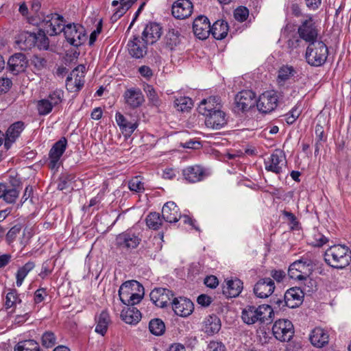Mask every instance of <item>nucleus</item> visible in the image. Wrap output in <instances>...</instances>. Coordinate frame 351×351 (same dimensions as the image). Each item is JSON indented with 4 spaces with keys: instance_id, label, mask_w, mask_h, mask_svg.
Returning a JSON list of instances; mask_svg holds the SVG:
<instances>
[{
    "instance_id": "nucleus-56",
    "label": "nucleus",
    "mask_w": 351,
    "mask_h": 351,
    "mask_svg": "<svg viewBox=\"0 0 351 351\" xmlns=\"http://www.w3.org/2000/svg\"><path fill=\"white\" fill-rule=\"evenodd\" d=\"M86 73V67L83 64L78 65L70 73L69 77H72L76 80H81L84 82V76Z\"/></svg>"
},
{
    "instance_id": "nucleus-18",
    "label": "nucleus",
    "mask_w": 351,
    "mask_h": 351,
    "mask_svg": "<svg viewBox=\"0 0 351 351\" xmlns=\"http://www.w3.org/2000/svg\"><path fill=\"white\" fill-rule=\"evenodd\" d=\"M210 24L208 19L205 16H199L193 23V31L197 38L204 40L210 34Z\"/></svg>"
},
{
    "instance_id": "nucleus-12",
    "label": "nucleus",
    "mask_w": 351,
    "mask_h": 351,
    "mask_svg": "<svg viewBox=\"0 0 351 351\" xmlns=\"http://www.w3.org/2000/svg\"><path fill=\"white\" fill-rule=\"evenodd\" d=\"M286 156L280 149H275L269 157L265 159V169L276 174L282 171L286 167Z\"/></svg>"
},
{
    "instance_id": "nucleus-40",
    "label": "nucleus",
    "mask_w": 351,
    "mask_h": 351,
    "mask_svg": "<svg viewBox=\"0 0 351 351\" xmlns=\"http://www.w3.org/2000/svg\"><path fill=\"white\" fill-rule=\"evenodd\" d=\"M36 34L24 32L20 36L19 43H22L23 46H21V47L24 49H31L32 47L36 46Z\"/></svg>"
},
{
    "instance_id": "nucleus-51",
    "label": "nucleus",
    "mask_w": 351,
    "mask_h": 351,
    "mask_svg": "<svg viewBox=\"0 0 351 351\" xmlns=\"http://www.w3.org/2000/svg\"><path fill=\"white\" fill-rule=\"evenodd\" d=\"M46 32L42 29H40L36 34V46L40 49H47L49 47V38L46 36Z\"/></svg>"
},
{
    "instance_id": "nucleus-58",
    "label": "nucleus",
    "mask_w": 351,
    "mask_h": 351,
    "mask_svg": "<svg viewBox=\"0 0 351 351\" xmlns=\"http://www.w3.org/2000/svg\"><path fill=\"white\" fill-rule=\"evenodd\" d=\"M282 213L289 222L291 229L295 228L298 225V221L294 214L287 210H282Z\"/></svg>"
},
{
    "instance_id": "nucleus-6",
    "label": "nucleus",
    "mask_w": 351,
    "mask_h": 351,
    "mask_svg": "<svg viewBox=\"0 0 351 351\" xmlns=\"http://www.w3.org/2000/svg\"><path fill=\"white\" fill-rule=\"evenodd\" d=\"M42 28L49 36L58 35L62 32H64V20L62 16L52 13L44 17L41 22Z\"/></svg>"
},
{
    "instance_id": "nucleus-29",
    "label": "nucleus",
    "mask_w": 351,
    "mask_h": 351,
    "mask_svg": "<svg viewBox=\"0 0 351 351\" xmlns=\"http://www.w3.org/2000/svg\"><path fill=\"white\" fill-rule=\"evenodd\" d=\"M147 45L143 39L134 36L133 40H130L128 44L130 54L135 58H143L147 51Z\"/></svg>"
},
{
    "instance_id": "nucleus-7",
    "label": "nucleus",
    "mask_w": 351,
    "mask_h": 351,
    "mask_svg": "<svg viewBox=\"0 0 351 351\" xmlns=\"http://www.w3.org/2000/svg\"><path fill=\"white\" fill-rule=\"evenodd\" d=\"M298 33L300 38L309 44L317 42L318 29L313 16H307L298 27Z\"/></svg>"
},
{
    "instance_id": "nucleus-61",
    "label": "nucleus",
    "mask_w": 351,
    "mask_h": 351,
    "mask_svg": "<svg viewBox=\"0 0 351 351\" xmlns=\"http://www.w3.org/2000/svg\"><path fill=\"white\" fill-rule=\"evenodd\" d=\"M47 296L46 289L44 288L37 289L34 293V302L36 304L42 302Z\"/></svg>"
},
{
    "instance_id": "nucleus-26",
    "label": "nucleus",
    "mask_w": 351,
    "mask_h": 351,
    "mask_svg": "<svg viewBox=\"0 0 351 351\" xmlns=\"http://www.w3.org/2000/svg\"><path fill=\"white\" fill-rule=\"evenodd\" d=\"M115 120L122 133L126 136H130L138 125L136 120L129 121L119 112L115 114Z\"/></svg>"
},
{
    "instance_id": "nucleus-42",
    "label": "nucleus",
    "mask_w": 351,
    "mask_h": 351,
    "mask_svg": "<svg viewBox=\"0 0 351 351\" xmlns=\"http://www.w3.org/2000/svg\"><path fill=\"white\" fill-rule=\"evenodd\" d=\"M14 351H40V347L36 341L29 339L19 342Z\"/></svg>"
},
{
    "instance_id": "nucleus-30",
    "label": "nucleus",
    "mask_w": 351,
    "mask_h": 351,
    "mask_svg": "<svg viewBox=\"0 0 351 351\" xmlns=\"http://www.w3.org/2000/svg\"><path fill=\"white\" fill-rule=\"evenodd\" d=\"M183 176L189 182H197L203 180L205 173L202 167L198 165L189 166L183 169Z\"/></svg>"
},
{
    "instance_id": "nucleus-5",
    "label": "nucleus",
    "mask_w": 351,
    "mask_h": 351,
    "mask_svg": "<svg viewBox=\"0 0 351 351\" xmlns=\"http://www.w3.org/2000/svg\"><path fill=\"white\" fill-rule=\"evenodd\" d=\"M314 265V261L311 258L302 257L289 266L288 275L294 280H306L311 274Z\"/></svg>"
},
{
    "instance_id": "nucleus-1",
    "label": "nucleus",
    "mask_w": 351,
    "mask_h": 351,
    "mask_svg": "<svg viewBox=\"0 0 351 351\" xmlns=\"http://www.w3.org/2000/svg\"><path fill=\"white\" fill-rule=\"evenodd\" d=\"M273 314V308L269 305H247L242 310L241 318L243 322L248 325L263 324L271 322Z\"/></svg>"
},
{
    "instance_id": "nucleus-19",
    "label": "nucleus",
    "mask_w": 351,
    "mask_h": 351,
    "mask_svg": "<svg viewBox=\"0 0 351 351\" xmlns=\"http://www.w3.org/2000/svg\"><path fill=\"white\" fill-rule=\"evenodd\" d=\"M171 306L174 313L180 317L190 315L194 309L193 302L189 299L182 297L173 298Z\"/></svg>"
},
{
    "instance_id": "nucleus-32",
    "label": "nucleus",
    "mask_w": 351,
    "mask_h": 351,
    "mask_svg": "<svg viewBox=\"0 0 351 351\" xmlns=\"http://www.w3.org/2000/svg\"><path fill=\"white\" fill-rule=\"evenodd\" d=\"M243 290V282L241 280L235 278L227 280L223 287V293L228 298L237 297Z\"/></svg>"
},
{
    "instance_id": "nucleus-33",
    "label": "nucleus",
    "mask_w": 351,
    "mask_h": 351,
    "mask_svg": "<svg viewBox=\"0 0 351 351\" xmlns=\"http://www.w3.org/2000/svg\"><path fill=\"white\" fill-rule=\"evenodd\" d=\"M311 343L315 347L322 348L328 342V335L322 328H314L309 337Z\"/></svg>"
},
{
    "instance_id": "nucleus-57",
    "label": "nucleus",
    "mask_w": 351,
    "mask_h": 351,
    "mask_svg": "<svg viewBox=\"0 0 351 351\" xmlns=\"http://www.w3.org/2000/svg\"><path fill=\"white\" fill-rule=\"evenodd\" d=\"M248 15L249 11L245 7L237 8L234 12V19L239 22L245 21Z\"/></svg>"
},
{
    "instance_id": "nucleus-4",
    "label": "nucleus",
    "mask_w": 351,
    "mask_h": 351,
    "mask_svg": "<svg viewBox=\"0 0 351 351\" xmlns=\"http://www.w3.org/2000/svg\"><path fill=\"white\" fill-rule=\"evenodd\" d=\"M328 55L326 45L322 41H317L308 45L306 51V62L311 66H320L323 65Z\"/></svg>"
},
{
    "instance_id": "nucleus-64",
    "label": "nucleus",
    "mask_w": 351,
    "mask_h": 351,
    "mask_svg": "<svg viewBox=\"0 0 351 351\" xmlns=\"http://www.w3.org/2000/svg\"><path fill=\"white\" fill-rule=\"evenodd\" d=\"M204 284L210 288H215L218 284L219 281L217 277L215 276H207L204 280Z\"/></svg>"
},
{
    "instance_id": "nucleus-3",
    "label": "nucleus",
    "mask_w": 351,
    "mask_h": 351,
    "mask_svg": "<svg viewBox=\"0 0 351 351\" xmlns=\"http://www.w3.org/2000/svg\"><path fill=\"white\" fill-rule=\"evenodd\" d=\"M144 295L143 287L136 280H129L123 283L119 289L121 302L127 306L139 303Z\"/></svg>"
},
{
    "instance_id": "nucleus-52",
    "label": "nucleus",
    "mask_w": 351,
    "mask_h": 351,
    "mask_svg": "<svg viewBox=\"0 0 351 351\" xmlns=\"http://www.w3.org/2000/svg\"><path fill=\"white\" fill-rule=\"evenodd\" d=\"M144 91L146 93L149 100L153 105H160V101L159 97L152 86L147 84L144 86Z\"/></svg>"
},
{
    "instance_id": "nucleus-2",
    "label": "nucleus",
    "mask_w": 351,
    "mask_h": 351,
    "mask_svg": "<svg viewBox=\"0 0 351 351\" xmlns=\"http://www.w3.org/2000/svg\"><path fill=\"white\" fill-rule=\"evenodd\" d=\"M324 260L334 268H345L351 261V250L345 245H334L325 252Z\"/></svg>"
},
{
    "instance_id": "nucleus-59",
    "label": "nucleus",
    "mask_w": 351,
    "mask_h": 351,
    "mask_svg": "<svg viewBox=\"0 0 351 351\" xmlns=\"http://www.w3.org/2000/svg\"><path fill=\"white\" fill-rule=\"evenodd\" d=\"M12 85V80L8 77H0V94L8 92Z\"/></svg>"
},
{
    "instance_id": "nucleus-15",
    "label": "nucleus",
    "mask_w": 351,
    "mask_h": 351,
    "mask_svg": "<svg viewBox=\"0 0 351 351\" xmlns=\"http://www.w3.org/2000/svg\"><path fill=\"white\" fill-rule=\"evenodd\" d=\"M173 294L171 291L165 288H156L150 293V299L153 303L161 308L171 304Z\"/></svg>"
},
{
    "instance_id": "nucleus-60",
    "label": "nucleus",
    "mask_w": 351,
    "mask_h": 351,
    "mask_svg": "<svg viewBox=\"0 0 351 351\" xmlns=\"http://www.w3.org/2000/svg\"><path fill=\"white\" fill-rule=\"evenodd\" d=\"M129 8L121 5L120 4V6L116 9L114 12L111 16V21L112 22L117 21L119 19H120L128 10Z\"/></svg>"
},
{
    "instance_id": "nucleus-47",
    "label": "nucleus",
    "mask_w": 351,
    "mask_h": 351,
    "mask_svg": "<svg viewBox=\"0 0 351 351\" xmlns=\"http://www.w3.org/2000/svg\"><path fill=\"white\" fill-rule=\"evenodd\" d=\"M147 226L153 230H158L162 225V219L157 213H149L146 218Z\"/></svg>"
},
{
    "instance_id": "nucleus-48",
    "label": "nucleus",
    "mask_w": 351,
    "mask_h": 351,
    "mask_svg": "<svg viewBox=\"0 0 351 351\" xmlns=\"http://www.w3.org/2000/svg\"><path fill=\"white\" fill-rule=\"evenodd\" d=\"M36 108L40 115L45 116L49 114L53 107L47 98L40 99L37 101Z\"/></svg>"
},
{
    "instance_id": "nucleus-17",
    "label": "nucleus",
    "mask_w": 351,
    "mask_h": 351,
    "mask_svg": "<svg viewBox=\"0 0 351 351\" xmlns=\"http://www.w3.org/2000/svg\"><path fill=\"white\" fill-rule=\"evenodd\" d=\"M227 122L226 114L221 110V108L216 110L205 117V125L213 130L221 129L227 124Z\"/></svg>"
},
{
    "instance_id": "nucleus-35",
    "label": "nucleus",
    "mask_w": 351,
    "mask_h": 351,
    "mask_svg": "<svg viewBox=\"0 0 351 351\" xmlns=\"http://www.w3.org/2000/svg\"><path fill=\"white\" fill-rule=\"evenodd\" d=\"M228 25L224 21H217L211 27L210 33L217 40L223 39L228 34Z\"/></svg>"
},
{
    "instance_id": "nucleus-54",
    "label": "nucleus",
    "mask_w": 351,
    "mask_h": 351,
    "mask_svg": "<svg viewBox=\"0 0 351 351\" xmlns=\"http://www.w3.org/2000/svg\"><path fill=\"white\" fill-rule=\"evenodd\" d=\"M19 194V191L16 188L7 186L3 199L8 204L14 203L18 197Z\"/></svg>"
},
{
    "instance_id": "nucleus-13",
    "label": "nucleus",
    "mask_w": 351,
    "mask_h": 351,
    "mask_svg": "<svg viewBox=\"0 0 351 351\" xmlns=\"http://www.w3.org/2000/svg\"><path fill=\"white\" fill-rule=\"evenodd\" d=\"M278 101L276 93L274 90H269L261 94L256 104L260 112L269 113L276 108Z\"/></svg>"
},
{
    "instance_id": "nucleus-43",
    "label": "nucleus",
    "mask_w": 351,
    "mask_h": 351,
    "mask_svg": "<svg viewBox=\"0 0 351 351\" xmlns=\"http://www.w3.org/2000/svg\"><path fill=\"white\" fill-rule=\"evenodd\" d=\"M175 108L178 111L187 112L193 106V101L188 97H180L174 101Z\"/></svg>"
},
{
    "instance_id": "nucleus-16",
    "label": "nucleus",
    "mask_w": 351,
    "mask_h": 351,
    "mask_svg": "<svg viewBox=\"0 0 351 351\" xmlns=\"http://www.w3.org/2000/svg\"><path fill=\"white\" fill-rule=\"evenodd\" d=\"M193 5L190 0H177L171 5V14L177 19H185L193 13Z\"/></svg>"
},
{
    "instance_id": "nucleus-10",
    "label": "nucleus",
    "mask_w": 351,
    "mask_h": 351,
    "mask_svg": "<svg viewBox=\"0 0 351 351\" xmlns=\"http://www.w3.org/2000/svg\"><path fill=\"white\" fill-rule=\"evenodd\" d=\"M272 331L278 340L283 342L289 341L294 334L293 325L289 319H278L274 324Z\"/></svg>"
},
{
    "instance_id": "nucleus-63",
    "label": "nucleus",
    "mask_w": 351,
    "mask_h": 351,
    "mask_svg": "<svg viewBox=\"0 0 351 351\" xmlns=\"http://www.w3.org/2000/svg\"><path fill=\"white\" fill-rule=\"evenodd\" d=\"M208 351H225V346L218 341H211L208 346Z\"/></svg>"
},
{
    "instance_id": "nucleus-11",
    "label": "nucleus",
    "mask_w": 351,
    "mask_h": 351,
    "mask_svg": "<svg viewBox=\"0 0 351 351\" xmlns=\"http://www.w3.org/2000/svg\"><path fill=\"white\" fill-rule=\"evenodd\" d=\"M64 35L71 45L80 46L86 40V33L83 26L78 24H68L64 27Z\"/></svg>"
},
{
    "instance_id": "nucleus-31",
    "label": "nucleus",
    "mask_w": 351,
    "mask_h": 351,
    "mask_svg": "<svg viewBox=\"0 0 351 351\" xmlns=\"http://www.w3.org/2000/svg\"><path fill=\"white\" fill-rule=\"evenodd\" d=\"M221 320L215 315L206 317L203 322L202 330L208 335L217 333L221 328Z\"/></svg>"
},
{
    "instance_id": "nucleus-8",
    "label": "nucleus",
    "mask_w": 351,
    "mask_h": 351,
    "mask_svg": "<svg viewBox=\"0 0 351 351\" xmlns=\"http://www.w3.org/2000/svg\"><path fill=\"white\" fill-rule=\"evenodd\" d=\"M256 102V95L253 91H240L234 97V110L237 113L247 112L255 106Z\"/></svg>"
},
{
    "instance_id": "nucleus-36",
    "label": "nucleus",
    "mask_w": 351,
    "mask_h": 351,
    "mask_svg": "<svg viewBox=\"0 0 351 351\" xmlns=\"http://www.w3.org/2000/svg\"><path fill=\"white\" fill-rule=\"evenodd\" d=\"M110 321L108 313L106 311H101L96 317L95 332L101 335H104L107 332Z\"/></svg>"
},
{
    "instance_id": "nucleus-62",
    "label": "nucleus",
    "mask_w": 351,
    "mask_h": 351,
    "mask_svg": "<svg viewBox=\"0 0 351 351\" xmlns=\"http://www.w3.org/2000/svg\"><path fill=\"white\" fill-rule=\"evenodd\" d=\"M138 72L141 75L149 80L153 76L152 70L147 66L143 65L139 67Z\"/></svg>"
},
{
    "instance_id": "nucleus-21",
    "label": "nucleus",
    "mask_w": 351,
    "mask_h": 351,
    "mask_svg": "<svg viewBox=\"0 0 351 351\" xmlns=\"http://www.w3.org/2000/svg\"><path fill=\"white\" fill-rule=\"evenodd\" d=\"M275 284L270 278L260 279L254 285V292L260 298H267L274 291Z\"/></svg>"
},
{
    "instance_id": "nucleus-9",
    "label": "nucleus",
    "mask_w": 351,
    "mask_h": 351,
    "mask_svg": "<svg viewBox=\"0 0 351 351\" xmlns=\"http://www.w3.org/2000/svg\"><path fill=\"white\" fill-rule=\"evenodd\" d=\"M117 246L123 250L131 251L136 248L141 241V238L133 230L128 229L118 234L116 237Z\"/></svg>"
},
{
    "instance_id": "nucleus-41",
    "label": "nucleus",
    "mask_w": 351,
    "mask_h": 351,
    "mask_svg": "<svg viewBox=\"0 0 351 351\" xmlns=\"http://www.w3.org/2000/svg\"><path fill=\"white\" fill-rule=\"evenodd\" d=\"M128 188L132 192L142 193L145 191V184L141 176H135L129 180Z\"/></svg>"
},
{
    "instance_id": "nucleus-20",
    "label": "nucleus",
    "mask_w": 351,
    "mask_h": 351,
    "mask_svg": "<svg viewBox=\"0 0 351 351\" xmlns=\"http://www.w3.org/2000/svg\"><path fill=\"white\" fill-rule=\"evenodd\" d=\"M221 108L222 104L220 97L217 96H210L206 99H202L199 102L197 107V110L199 114L206 117L216 110Z\"/></svg>"
},
{
    "instance_id": "nucleus-39",
    "label": "nucleus",
    "mask_w": 351,
    "mask_h": 351,
    "mask_svg": "<svg viewBox=\"0 0 351 351\" xmlns=\"http://www.w3.org/2000/svg\"><path fill=\"white\" fill-rule=\"evenodd\" d=\"M34 267V263L32 261H29L18 269L16 274V284L17 287H19L22 285L25 277Z\"/></svg>"
},
{
    "instance_id": "nucleus-53",
    "label": "nucleus",
    "mask_w": 351,
    "mask_h": 351,
    "mask_svg": "<svg viewBox=\"0 0 351 351\" xmlns=\"http://www.w3.org/2000/svg\"><path fill=\"white\" fill-rule=\"evenodd\" d=\"M42 345L45 348H52L56 344V337L53 332L47 331L41 337Z\"/></svg>"
},
{
    "instance_id": "nucleus-37",
    "label": "nucleus",
    "mask_w": 351,
    "mask_h": 351,
    "mask_svg": "<svg viewBox=\"0 0 351 351\" xmlns=\"http://www.w3.org/2000/svg\"><path fill=\"white\" fill-rule=\"evenodd\" d=\"M22 302L21 294L16 289H9L5 298V307L8 309L16 307Z\"/></svg>"
},
{
    "instance_id": "nucleus-45",
    "label": "nucleus",
    "mask_w": 351,
    "mask_h": 351,
    "mask_svg": "<svg viewBox=\"0 0 351 351\" xmlns=\"http://www.w3.org/2000/svg\"><path fill=\"white\" fill-rule=\"evenodd\" d=\"M150 332L156 336L161 335L164 333L165 326L164 322L160 319H152L149 324Z\"/></svg>"
},
{
    "instance_id": "nucleus-22",
    "label": "nucleus",
    "mask_w": 351,
    "mask_h": 351,
    "mask_svg": "<svg viewBox=\"0 0 351 351\" xmlns=\"http://www.w3.org/2000/svg\"><path fill=\"white\" fill-rule=\"evenodd\" d=\"M123 97L125 104L131 108H138L145 101L143 93L138 88L127 89L124 93Z\"/></svg>"
},
{
    "instance_id": "nucleus-27",
    "label": "nucleus",
    "mask_w": 351,
    "mask_h": 351,
    "mask_svg": "<svg viewBox=\"0 0 351 351\" xmlns=\"http://www.w3.org/2000/svg\"><path fill=\"white\" fill-rule=\"evenodd\" d=\"M303 296V292L300 288H291L284 295L285 304L289 308H295L301 303Z\"/></svg>"
},
{
    "instance_id": "nucleus-50",
    "label": "nucleus",
    "mask_w": 351,
    "mask_h": 351,
    "mask_svg": "<svg viewBox=\"0 0 351 351\" xmlns=\"http://www.w3.org/2000/svg\"><path fill=\"white\" fill-rule=\"evenodd\" d=\"M328 239L324 234L318 232L317 230H314L313 234H312L311 239H309L310 243L315 247H322L326 243H328Z\"/></svg>"
},
{
    "instance_id": "nucleus-34",
    "label": "nucleus",
    "mask_w": 351,
    "mask_h": 351,
    "mask_svg": "<svg viewBox=\"0 0 351 351\" xmlns=\"http://www.w3.org/2000/svg\"><path fill=\"white\" fill-rule=\"evenodd\" d=\"M121 317L126 324H136L141 320V313L136 307L132 306L122 310Z\"/></svg>"
},
{
    "instance_id": "nucleus-24",
    "label": "nucleus",
    "mask_w": 351,
    "mask_h": 351,
    "mask_svg": "<svg viewBox=\"0 0 351 351\" xmlns=\"http://www.w3.org/2000/svg\"><path fill=\"white\" fill-rule=\"evenodd\" d=\"M27 62L25 56L21 53H17L12 56L8 62V66L10 71L17 75L23 72L27 67Z\"/></svg>"
},
{
    "instance_id": "nucleus-14",
    "label": "nucleus",
    "mask_w": 351,
    "mask_h": 351,
    "mask_svg": "<svg viewBox=\"0 0 351 351\" xmlns=\"http://www.w3.org/2000/svg\"><path fill=\"white\" fill-rule=\"evenodd\" d=\"M66 146L67 141L64 137H62L53 144L49 153V165L51 169H53L59 167L60 158L65 152Z\"/></svg>"
},
{
    "instance_id": "nucleus-55",
    "label": "nucleus",
    "mask_w": 351,
    "mask_h": 351,
    "mask_svg": "<svg viewBox=\"0 0 351 351\" xmlns=\"http://www.w3.org/2000/svg\"><path fill=\"white\" fill-rule=\"evenodd\" d=\"M301 110L298 106L293 107L289 112L283 115L284 120L289 124H293L298 118Z\"/></svg>"
},
{
    "instance_id": "nucleus-46",
    "label": "nucleus",
    "mask_w": 351,
    "mask_h": 351,
    "mask_svg": "<svg viewBox=\"0 0 351 351\" xmlns=\"http://www.w3.org/2000/svg\"><path fill=\"white\" fill-rule=\"evenodd\" d=\"M46 98L54 108L62 102L64 91L61 89H56L51 91Z\"/></svg>"
},
{
    "instance_id": "nucleus-23",
    "label": "nucleus",
    "mask_w": 351,
    "mask_h": 351,
    "mask_svg": "<svg viewBox=\"0 0 351 351\" xmlns=\"http://www.w3.org/2000/svg\"><path fill=\"white\" fill-rule=\"evenodd\" d=\"M162 28L156 23H149L145 27L142 39L145 44L152 45L155 43L161 36Z\"/></svg>"
},
{
    "instance_id": "nucleus-49",
    "label": "nucleus",
    "mask_w": 351,
    "mask_h": 351,
    "mask_svg": "<svg viewBox=\"0 0 351 351\" xmlns=\"http://www.w3.org/2000/svg\"><path fill=\"white\" fill-rule=\"evenodd\" d=\"M84 82L81 80L67 77L66 80V88L71 92H78L84 86Z\"/></svg>"
},
{
    "instance_id": "nucleus-44",
    "label": "nucleus",
    "mask_w": 351,
    "mask_h": 351,
    "mask_svg": "<svg viewBox=\"0 0 351 351\" xmlns=\"http://www.w3.org/2000/svg\"><path fill=\"white\" fill-rule=\"evenodd\" d=\"M165 40L166 46L172 50L180 42L178 32L175 29L169 30L165 36Z\"/></svg>"
},
{
    "instance_id": "nucleus-38",
    "label": "nucleus",
    "mask_w": 351,
    "mask_h": 351,
    "mask_svg": "<svg viewBox=\"0 0 351 351\" xmlns=\"http://www.w3.org/2000/svg\"><path fill=\"white\" fill-rule=\"evenodd\" d=\"M296 73L295 69L291 66H282L278 70V83L280 86L285 84V83L291 79V77H293Z\"/></svg>"
},
{
    "instance_id": "nucleus-25",
    "label": "nucleus",
    "mask_w": 351,
    "mask_h": 351,
    "mask_svg": "<svg viewBox=\"0 0 351 351\" xmlns=\"http://www.w3.org/2000/svg\"><path fill=\"white\" fill-rule=\"evenodd\" d=\"M24 129L25 125L22 121H16L8 128L5 136L4 143V146L7 149L16 141Z\"/></svg>"
},
{
    "instance_id": "nucleus-28",
    "label": "nucleus",
    "mask_w": 351,
    "mask_h": 351,
    "mask_svg": "<svg viewBox=\"0 0 351 351\" xmlns=\"http://www.w3.org/2000/svg\"><path fill=\"white\" fill-rule=\"evenodd\" d=\"M162 216L169 223L177 222L181 218L179 208L173 202H168L163 206Z\"/></svg>"
}]
</instances>
